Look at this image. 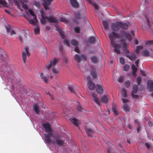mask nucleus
<instances>
[{"label": "nucleus", "instance_id": "f257e3e1", "mask_svg": "<svg viewBox=\"0 0 153 153\" xmlns=\"http://www.w3.org/2000/svg\"><path fill=\"white\" fill-rule=\"evenodd\" d=\"M42 126L45 128L46 133L44 134L46 142L49 144L51 143L57 144L58 146H63L65 144V136L58 135L54 136L51 129V125L48 123L44 124Z\"/></svg>", "mask_w": 153, "mask_h": 153}, {"label": "nucleus", "instance_id": "f03ea898", "mask_svg": "<svg viewBox=\"0 0 153 153\" xmlns=\"http://www.w3.org/2000/svg\"><path fill=\"white\" fill-rule=\"evenodd\" d=\"M58 62V59L54 58L51 60L49 63H48L44 68L42 72L40 74V77L42 80L45 83L48 82V79L49 78L48 74L52 66L55 65Z\"/></svg>", "mask_w": 153, "mask_h": 153}, {"label": "nucleus", "instance_id": "7ed1b4c3", "mask_svg": "<svg viewBox=\"0 0 153 153\" xmlns=\"http://www.w3.org/2000/svg\"><path fill=\"white\" fill-rule=\"evenodd\" d=\"M108 36L111 41V45L114 48V51L117 54H119L120 53L119 46L115 43V41L116 38H120V35L113 31L109 33Z\"/></svg>", "mask_w": 153, "mask_h": 153}, {"label": "nucleus", "instance_id": "20e7f679", "mask_svg": "<svg viewBox=\"0 0 153 153\" xmlns=\"http://www.w3.org/2000/svg\"><path fill=\"white\" fill-rule=\"evenodd\" d=\"M91 95L92 97V99L99 106L101 105V102L106 103L110 100L109 97L107 94L100 96V100L97 98L96 94L92 93Z\"/></svg>", "mask_w": 153, "mask_h": 153}, {"label": "nucleus", "instance_id": "39448f33", "mask_svg": "<svg viewBox=\"0 0 153 153\" xmlns=\"http://www.w3.org/2000/svg\"><path fill=\"white\" fill-rule=\"evenodd\" d=\"M111 29L114 31H117L120 28L126 30L128 28V25L123 22H116L113 23L111 26Z\"/></svg>", "mask_w": 153, "mask_h": 153}, {"label": "nucleus", "instance_id": "423d86ee", "mask_svg": "<svg viewBox=\"0 0 153 153\" xmlns=\"http://www.w3.org/2000/svg\"><path fill=\"white\" fill-rule=\"evenodd\" d=\"M40 12L41 14L42 19H40V22L43 24H45L47 22H57V20L53 16H45L43 11L42 10H40Z\"/></svg>", "mask_w": 153, "mask_h": 153}, {"label": "nucleus", "instance_id": "0eeeda50", "mask_svg": "<svg viewBox=\"0 0 153 153\" xmlns=\"http://www.w3.org/2000/svg\"><path fill=\"white\" fill-rule=\"evenodd\" d=\"M123 51L125 53L126 56L131 61H133L136 58V56L134 53H132L129 54V51L127 49L128 47V44H127L125 42H123Z\"/></svg>", "mask_w": 153, "mask_h": 153}, {"label": "nucleus", "instance_id": "6e6552de", "mask_svg": "<svg viewBox=\"0 0 153 153\" xmlns=\"http://www.w3.org/2000/svg\"><path fill=\"white\" fill-rule=\"evenodd\" d=\"M30 53L29 52V48L27 46L25 47V50L22 51V57L24 64H25L27 59V56H29Z\"/></svg>", "mask_w": 153, "mask_h": 153}, {"label": "nucleus", "instance_id": "1a4fd4ad", "mask_svg": "<svg viewBox=\"0 0 153 153\" xmlns=\"http://www.w3.org/2000/svg\"><path fill=\"white\" fill-rule=\"evenodd\" d=\"M144 47L150 48L151 51H153V40L148 41L145 42Z\"/></svg>", "mask_w": 153, "mask_h": 153}, {"label": "nucleus", "instance_id": "9d476101", "mask_svg": "<svg viewBox=\"0 0 153 153\" xmlns=\"http://www.w3.org/2000/svg\"><path fill=\"white\" fill-rule=\"evenodd\" d=\"M86 78L88 81V88L90 90H93L95 87L94 83L92 81L90 80V77L89 76H87L86 77Z\"/></svg>", "mask_w": 153, "mask_h": 153}, {"label": "nucleus", "instance_id": "9b49d317", "mask_svg": "<svg viewBox=\"0 0 153 153\" xmlns=\"http://www.w3.org/2000/svg\"><path fill=\"white\" fill-rule=\"evenodd\" d=\"M5 28L7 32L8 33H10V35L11 36L16 34V31L10 26L8 25L6 26H5Z\"/></svg>", "mask_w": 153, "mask_h": 153}, {"label": "nucleus", "instance_id": "f8f14e48", "mask_svg": "<svg viewBox=\"0 0 153 153\" xmlns=\"http://www.w3.org/2000/svg\"><path fill=\"white\" fill-rule=\"evenodd\" d=\"M137 91V85H134L133 87V91L131 93V95L134 98L137 99L138 98L137 95L134 94H136Z\"/></svg>", "mask_w": 153, "mask_h": 153}, {"label": "nucleus", "instance_id": "ddd939ff", "mask_svg": "<svg viewBox=\"0 0 153 153\" xmlns=\"http://www.w3.org/2000/svg\"><path fill=\"white\" fill-rule=\"evenodd\" d=\"M122 37H124L126 38L128 40H130L132 38V36L128 33H127L125 31H122L121 33Z\"/></svg>", "mask_w": 153, "mask_h": 153}, {"label": "nucleus", "instance_id": "4468645a", "mask_svg": "<svg viewBox=\"0 0 153 153\" xmlns=\"http://www.w3.org/2000/svg\"><path fill=\"white\" fill-rule=\"evenodd\" d=\"M95 87L96 91L98 93L101 94L102 93L104 89V87L102 85H97Z\"/></svg>", "mask_w": 153, "mask_h": 153}, {"label": "nucleus", "instance_id": "2eb2a0df", "mask_svg": "<svg viewBox=\"0 0 153 153\" xmlns=\"http://www.w3.org/2000/svg\"><path fill=\"white\" fill-rule=\"evenodd\" d=\"M44 2V6L46 10L49 9V4L53 0H42Z\"/></svg>", "mask_w": 153, "mask_h": 153}, {"label": "nucleus", "instance_id": "dca6fc26", "mask_svg": "<svg viewBox=\"0 0 153 153\" xmlns=\"http://www.w3.org/2000/svg\"><path fill=\"white\" fill-rule=\"evenodd\" d=\"M147 89L150 91H153V81H152L149 80L148 81Z\"/></svg>", "mask_w": 153, "mask_h": 153}, {"label": "nucleus", "instance_id": "f3484780", "mask_svg": "<svg viewBox=\"0 0 153 153\" xmlns=\"http://www.w3.org/2000/svg\"><path fill=\"white\" fill-rule=\"evenodd\" d=\"M145 19L146 21L145 22H142V25L146 26L147 25L149 27H150L152 24V22L147 16L145 17Z\"/></svg>", "mask_w": 153, "mask_h": 153}, {"label": "nucleus", "instance_id": "a211bd4d", "mask_svg": "<svg viewBox=\"0 0 153 153\" xmlns=\"http://www.w3.org/2000/svg\"><path fill=\"white\" fill-rule=\"evenodd\" d=\"M70 2L71 5L74 8L79 7V4L76 0H70Z\"/></svg>", "mask_w": 153, "mask_h": 153}, {"label": "nucleus", "instance_id": "6ab92c4d", "mask_svg": "<svg viewBox=\"0 0 153 153\" xmlns=\"http://www.w3.org/2000/svg\"><path fill=\"white\" fill-rule=\"evenodd\" d=\"M85 130L88 135L92 137L93 134L94 133V131L91 129L87 128H86Z\"/></svg>", "mask_w": 153, "mask_h": 153}, {"label": "nucleus", "instance_id": "aec40b11", "mask_svg": "<svg viewBox=\"0 0 153 153\" xmlns=\"http://www.w3.org/2000/svg\"><path fill=\"white\" fill-rule=\"evenodd\" d=\"M74 59L78 63L80 62L82 60L81 56L76 54L74 56Z\"/></svg>", "mask_w": 153, "mask_h": 153}, {"label": "nucleus", "instance_id": "412c9836", "mask_svg": "<svg viewBox=\"0 0 153 153\" xmlns=\"http://www.w3.org/2000/svg\"><path fill=\"white\" fill-rule=\"evenodd\" d=\"M70 120L71 122L74 125L77 126H78L79 123L77 119L74 117H72L71 119H70Z\"/></svg>", "mask_w": 153, "mask_h": 153}, {"label": "nucleus", "instance_id": "4be33fe9", "mask_svg": "<svg viewBox=\"0 0 153 153\" xmlns=\"http://www.w3.org/2000/svg\"><path fill=\"white\" fill-rule=\"evenodd\" d=\"M87 0L90 4H92L95 9H98L99 7L97 4L94 2V0Z\"/></svg>", "mask_w": 153, "mask_h": 153}, {"label": "nucleus", "instance_id": "5701e85b", "mask_svg": "<svg viewBox=\"0 0 153 153\" xmlns=\"http://www.w3.org/2000/svg\"><path fill=\"white\" fill-rule=\"evenodd\" d=\"M132 69V74L134 76H136V73L137 71V68L134 65H133L131 67Z\"/></svg>", "mask_w": 153, "mask_h": 153}, {"label": "nucleus", "instance_id": "b1692460", "mask_svg": "<svg viewBox=\"0 0 153 153\" xmlns=\"http://www.w3.org/2000/svg\"><path fill=\"white\" fill-rule=\"evenodd\" d=\"M112 110L113 111L114 115L116 116L117 115V107L114 104H113L112 107Z\"/></svg>", "mask_w": 153, "mask_h": 153}, {"label": "nucleus", "instance_id": "393cba45", "mask_svg": "<svg viewBox=\"0 0 153 153\" xmlns=\"http://www.w3.org/2000/svg\"><path fill=\"white\" fill-rule=\"evenodd\" d=\"M59 21L60 22H64L65 23L67 24L68 25H70V22L64 18H60Z\"/></svg>", "mask_w": 153, "mask_h": 153}, {"label": "nucleus", "instance_id": "a878e982", "mask_svg": "<svg viewBox=\"0 0 153 153\" xmlns=\"http://www.w3.org/2000/svg\"><path fill=\"white\" fill-rule=\"evenodd\" d=\"M91 74L94 78H96V69L92 68L91 70Z\"/></svg>", "mask_w": 153, "mask_h": 153}, {"label": "nucleus", "instance_id": "bb28decb", "mask_svg": "<svg viewBox=\"0 0 153 153\" xmlns=\"http://www.w3.org/2000/svg\"><path fill=\"white\" fill-rule=\"evenodd\" d=\"M142 54L144 56H149V51L144 49L143 51Z\"/></svg>", "mask_w": 153, "mask_h": 153}, {"label": "nucleus", "instance_id": "cd10ccee", "mask_svg": "<svg viewBox=\"0 0 153 153\" xmlns=\"http://www.w3.org/2000/svg\"><path fill=\"white\" fill-rule=\"evenodd\" d=\"M28 12L33 17V18L34 20H36L37 18L36 16L35 15L34 12L31 9H29L28 10Z\"/></svg>", "mask_w": 153, "mask_h": 153}, {"label": "nucleus", "instance_id": "c85d7f7f", "mask_svg": "<svg viewBox=\"0 0 153 153\" xmlns=\"http://www.w3.org/2000/svg\"><path fill=\"white\" fill-rule=\"evenodd\" d=\"M26 38L27 36L25 34H22L19 36V39L21 42H22L24 39L26 40Z\"/></svg>", "mask_w": 153, "mask_h": 153}, {"label": "nucleus", "instance_id": "c756f323", "mask_svg": "<svg viewBox=\"0 0 153 153\" xmlns=\"http://www.w3.org/2000/svg\"><path fill=\"white\" fill-rule=\"evenodd\" d=\"M33 109L34 111L37 113L38 114V106L37 104H34L33 106Z\"/></svg>", "mask_w": 153, "mask_h": 153}, {"label": "nucleus", "instance_id": "7c9ffc66", "mask_svg": "<svg viewBox=\"0 0 153 153\" xmlns=\"http://www.w3.org/2000/svg\"><path fill=\"white\" fill-rule=\"evenodd\" d=\"M143 46L141 45L137 46H136V48L135 50V52L136 53H139L140 50L143 49Z\"/></svg>", "mask_w": 153, "mask_h": 153}, {"label": "nucleus", "instance_id": "2f4dec72", "mask_svg": "<svg viewBox=\"0 0 153 153\" xmlns=\"http://www.w3.org/2000/svg\"><path fill=\"white\" fill-rule=\"evenodd\" d=\"M102 24L105 30H107L108 29V23L106 21H102Z\"/></svg>", "mask_w": 153, "mask_h": 153}, {"label": "nucleus", "instance_id": "473e14b6", "mask_svg": "<svg viewBox=\"0 0 153 153\" xmlns=\"http://www.w3.org/2000/svg\"><path fill=\"white\" fill-rule=\"evenodd\" d=\"M121 91L122 96L123 97H126L127 94L124 88H123L121 89Z\"/></svg>", "mask_w": 153, "mask_h": 153}, {"label": "nucleus", "instance_id": "72a5a7b5", "mask_svg": "<svg viewBox=\"0 0 153 153\" xmlns=\"http://www.w3.org/2000/svg\"><path fill=\"white\" fill-rule=\"evenodd\" d=\"M55 65H54V66ZM53 67L52 68V72L53 73L55 74H58L59 71L56 68L53 67L54 66H53Z\"/></svg>", "mask_w": 153, "mask_h": 153}, {"label": "nucleus", "instance_id": "f704fd0d", "mask_svg": "<svg viewBox=\"0 0 153 153\" xmlns=\"http://www.w3.org/2000/svg\"><path fill=\"white\" fill-rule=\"evenodd\" d=\"M91 61L94 63H96L97 61V58L96 57L94 56L91 57Z\"/></svg>", "mask_w": 153, "mask_h": 153}, {"label": "nucleus", "instance_id": "c9c22d12", "mask_svg": "<svg viewBox=\"0 0 153 153\" xmlns=\"http://www.w3.org/2000/svg\"><path fill=\"white\" fill-rule=\"evenodd\" d=\"M95 39L93 37H90L89 39V42L91 44H93L95 42Z\"/></svg>", "mask_w": 153, "mask_h": 153}, {"label": "nucleus", "instance_id": "e433bc0d", "mask_svg": "<svg viewBox=\"0 0 153 153\" xmlns=\"http://www.w3.org/2000/svg\"><path fill=\"white\" fill-rule=\"evenodd\" d=\"M129 66L127 64H126L123 67V69L124 71H127L129 69Z\"/></svg>", "mask_w": 153, "mask_h": 153}, {"label": "nucleus", "instance_id": "4c0bfd02", "mask_svg": "<svg viewBox=\"0 0 153 153\" xmlns=\"http://www.w3.org/2000/svg\"><path fill=\"white\" fill-rule=\"evenodd\" d=\"M71 44L75 46H77L78 45L77 42L74 40H72L71 42Z\"/></svg>", "mask_w": 153, "mask_h": 153}, {"label": "nucleus", "instance_id": "58836bf2", "mask_svg": "<svg viewBox=\"0 0 153 153\" xmlns=\"http://www.w3.org/2000/svg\"><path fill=\"white\" fill-rule=\"evenodd\" d=\"M77 109L80 112H83L84 111L82 107L79 103L77 106Z\"/></svg>", "mask_w": 153, "mask_h": 153}, {"label": "nucleus", "instance_id": "ea45409f", "mask_svg": "<svg viewBox=\"0 0 153 153\" xmlns=\"http://www.w3.org/2000/svg\"><path fill=\"white\" fill-rule=\"evenodd\" d=\"M123 108L124 110L126 111H129L130 110L129 107L126 104H124L123 106Z\"/></svg>", "mask_w": 153, "mask_h": 153}, {"label": "nucleus", "instance_id": "a19ab883", "mask_svg": "<svg viewBox=\"0 0 153 153\" xmlns=\"http://www.w3.org/2000/svg\"><path fill=\"white\" fill-rule=\"evenodd\" d=\"M124 79V77L123 76H120L118 79L117 81L120 82H122Z\"/></svg>", "mask_w": 153, "mask_h": 153}, {"label": "nucleus", "instance_id": "79ce46f5", "mask_svg": "<svg viewBox=\"0 0 153 153\" xmlns=\"http://www.w3.org/2000/svg\"><path fill=\"white\" fill-rule=\"evenodd\" d=\"M68 88L69 90L71 92H73L74 94H76V92L75 91H74V90L73 88V87L72 86H69L68 87Z\"/></svg>", "mask_w": 153, "mask_h": 153}, {"label": "nucleus", "instance_id": "37998d69", "mask_svg": "<svg viewBox=\"0 0 153 153\" xmlns=\"http://www.w3.org/2000/svg\"><path fill=\"white\" fill-rule=\"evenodd\" d=\"M59 32L61 37L62 38V39H64L65 38V36H64L63 31L62 30H59Z\"/></svg>", "mask_w": 153, "mask_h": 153}, {"label": "nucleus", "instance_id": "c03bdc74", "mask_svg": "<svg viewBox=\"0 0 153 153\" xmlns=\"http://www.w3.org/2000/svg\"><path fill=\"white\" fill-rule=\"evenodd\" d=\"M29 23L34 25H35V22L32 19H28Z\"/></svg>", "mask_w": 153, "mask_h": 153}, {"label": "nucleus", "instance_id": "a18cd8bd", "mask_svg": "<svg viewBox=\"0 0 153 153\" xmlns=\"http://www.w3.org/2000/svg\"><path fill=\"white\" fill-rule=\"evenodd\" d=\"M34 33L35 34H36L38 33V26H36L34 29Z\"/></svg>", "mask_w": 153, "mask_h": 153}, {"label": "nucleus", "instance_id": "49530a36", "mask_svg": "<svg viewBox=\"0 0 153 153\" xmlns=\"http://www.w3.org/2000/svg\"><path fill=\"white\" fill-rule=\"evenodd\" d=\"M45 105H44L42 102H40V107L39 106V108H45Z\"/></svg>", "mask_w": 153, "mask_h": 153}, {"label": "nucleus", "instance_id": "de8ad7c7", "mask_svg": "<svg viewBox=\"0 0 153 153\" xmlns=\"http://www.w3.org/2000/svg\"><path fill=\"white\" fill-rule=\"evenodd\" d=\"M75 17L77 19H80V16L79 13V12H77L75 13Z\"/></svg>", "mask_w": 153, "mask_h": 153}, {"label": "nucleus", "instance_id": "09e8293b", "mask_svg": "<svg viewBox=\"0 0 153 153\" xmlns=\"http://www.w3.org/2000/svg\"><path fill=\"white\" fill-rule=\"evenodd\" d=\"M78 68L79 70L82 72H84L85 71V69L84 67H80L79 66L78 67Z\"/></svg>", "mask_w": 153, "mask_h": 153}, {"label": "nucleus", "instance_id": "8fccbe9b", "mask_svg": "<svg viewBox=\"0 0 153 153\" xmlns=\"http://www.w3.org/2000/svg\"><path fill=\"white\" fill-rule=\"evenodd\" d=\"M0 4L3 6H5L6 4V2L4 0H0Z\"/></svg>", "mask_w": 153, "mask_h": 153}, {"label": "nucleus", "instance_id": "3c124183", "mask_svg": "<svg viewBox=\"0 0 153 153\" xmlns=\"http://www.w3.org/2000/svg\"><path fill=\"white\" fill-rule=\"evenodd\" d=\"M130 82L129 81H126L125 82V85L126 87H129L130 85Z\"/></svg>", "mask_w": 153, "mask_h": 153}, {"label": "nucleus", "instance_id": "603ef678", "mask_svg": "<svg viewBox=\"0 0 153 153\" xmlns=\"http://www.w3.org/2000/svg\"><path fill=\"white\" fill-rule=\"evenodd\" d=\"M120 63L123 65L125 64V59L124 58L122 57H121L120 59Z\"/></svg>", "mask_w": 153, "mask_h": 153}, {"label": "nucleus", "instance_id": "864d4df0", "mask_svg": "<svg viewBox=\"0 0 153 153\" xmlns=\"http://www.w3.org/2000/svg\"><path fill=\"white\" fill-rule=\"evenodd\" d=\"M74 30L76 32L79 33L80 31V29L78 27H76L74 29Z\"/></svg>", "mask_w": 153, "mask_h": 153}, {"label": "nucleus", "instance_id": "5fc2aeb1", "mask_svg": "<svg viewBox=\"0 0 153 153\" xmlns=\"http://www.w3.org/2000/svg\"><path fill=\"white\" fill-rule=\"evenodd\" d=\"M64 44L68 46H69L70 43L68 41L67 39L65 40L64 41Z\"/></svg>", "mask_w": 153, "mask_h": 153}, {"label": "nucleus", "instance_id": "6e6d98bb", "mask_svg": "<svg viewBox=\"0 0 153 153\" xmlns=\"http://www.w3.org/2000/svg\"><path fill=\"white\" fill-rule=\"evenodd\" d=\"M141 80V78L140 76L138 77L137 79V82L138 84V85H139Z\"/></svg>", "mask_w": 153, "mask_h": 153}, {"label": "nucleus", "instance_id": "4d7b16f0", "mask_svg": "<svg viewBox=\"0 0 153 153\" xmlns=\"http://www.w3.org/2000/svg\"><path fill=\"white\" fill-rule=\"evenodd\" d=\"M123 102L124 103H125L128 102V99L126 98H122V99Z\"/></svg>", "mask_w": 153, "mask_h": 153}, {"label": "nucleus", "instance_id": "13d9d810", "mask_svg": "<svg viewBox=\"0 0 153 153\" xmlns=\"http://www.w3.org/2000/svg\"><path fill=\"white\" fill-rule=\"evenodd\" d=\"M74 50L75 51L77 52L78 53H79V50L77 46H75V47L74 49Z\"/></svg>", "mask_w": 153, "mask_h": 153}, {"label": "nucleus", "instance_id": "bf43d9fd", "mask_svg": "<svg viewBox=\"0 0 153 153\" xmlns=\"http://www.w3.org/2000/svg\"><path fill=\"white\" fill-rule=\"evenodd\" d=\"M33 126L35 128H36V130H37L38 129L37 126V123L35 122V121H34L33 122Z\"/></svg>", "mask_w": 153, "mask_h": 153}, {"label": "nucleus", "instance_id": "052dcab7", "mask_svg": "<svg viewBox=\"0 0 153 153\" xmlns=\"http://www.w3.org/2000/svg\"><path fill=\"white\" fill-rule=\"evenodd\" d=\"M81 58H82L83 59L85 60H86L87 59L86 56L85 55L82 54L81 56Z\"/></svg>", "mask_w": 153, "mask_h": 153}, {"label": "nucleus", "instance_id": "680f3d73", "mask_svg": "<svg viewBox=\"0 0 153 153\" xmlns=\"http://www.w3.org/2000/svg\"><path fill=\"white\" fill-rule=\"evenodd\" d=\"M140 72L142 75H143V76H145L146 75V73L145 72L141 70Z\"/></svg>", "mask_w": 153, "mask_h": 153}, {"label": "nucleus", "instance_id": "e2e57ef3", "mask_svg": "<svg viewBox=\"0 0 153 153\" xmlns=\"http://www.w3.org/2000/svg\"><path fill=\"white\" fill-rule=\"evenodd\" d=\"M145 145L147 148H149L151 147V145L148 143H146Z\"/></svg>", "mask_w": 153, "mask_h": 153}, {"label": "nucleus", "instance_id": "0e129e2a", "mask_svg": "<svg viewBox=\"0 0 153 153\" xmlns=\"http://www.w3.org/2000/svg\"><path fill=\"white\" fill-rule=\"evenodd\" d=\"M22 7L23 8L25 9H27L28 8L27 5L25 4H23L22 5Z\"/></svg>", "mask_w": 153, "mask_h": 153}, {"label": "nucleus", "instance_id": "69168bd1", "mask_svg": "<svg viewBox=\"0 0 153 153\" xmlns=\"http://www.w3.org/2000/svg\"><path fill=\"white\" fill-rule=\"evenodd\" d=\"M139 62V59H138L135 61V64H136V66L137 67L138 66V64Z\"/></svg>", "mask_w": 153, "mask_h": 153}, {"label": "nucleus", "instance_id": "338daca9", "mask_svg": "<svg viewBox=\"0 0 153 153\" xmlns=\"http://www.w3.org/2000/svg\"><path fill=\"white\" fill-rule=\"evenodd\" d=\"M148 125H149V126H152V122H149V123H148Z\"/></svg>", "mask_w": 153, "mask_h": 153}, {"label": "nucleus", "instance_id": "774afa93", "mask_svg": "<svg viewBox=\"0 0 153 153\" xmlns=\"http://www.w3.org/2000/svg\"><path fill=\"white\" fill-rule=\"evenodd\" d=\"M34 4L37 7H38V3L36 1H35L34 2Z\"/></svg>", "mask_w": 153, "mask_h": 153}]
</instances>
